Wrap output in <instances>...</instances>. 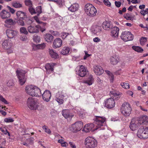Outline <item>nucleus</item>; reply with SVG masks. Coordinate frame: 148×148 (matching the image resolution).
Returning a JSON list of instances; mask_svg holds the SVG:
<instances>
[{"mask_svg": "<svg viewBox=\"0 0 148 148\" xmlns=\"http://www.w3.org/2000/svg\"><path fill=\"white\" fill-rule=\"evenodd\" d=\"M94 79L92 75H90L87 79L84 82V83L87 84L88 85H92Z\"/></svg>", "mask_w": 148, "mask_h": 148, "instance_id": "7c9ffc66", "label": "nucleus"}, {"mask_svg": "<svg viewBox=\"0 0 148 148\" xmlns=\"http://www.w3.org/2000/svg\"><path fill=\"white\" fill-rule=\"evenodd\" d=\"M24 18H17L16 21L17 23L20 25L21 26L24 25L25 23L23 20Z\"/></svg>", "mask_w": 148, "mask_h": 148, "instance_id": "a19ab883", "label": "nucleus"}, {"mask_svg": "<svg viewBox=\"0 0 148 148\" xmlns=\"http://www.w3.org/2000/svg\"><path fill=\"white\" fill-rule=\"evenodd\" d=\"M110 22L108 21H105L102 24V27L105 30H107L110 28Z\"/></svg>", "mask_w": 148, "mask_h": 148, "instance_id": "473e14b6", "label": "nucleus"}, {"mask_svg": "<svg viewBox=\"0 0 148 148\" xmlns=\"http://www.w3.org/2000/svg\"><path fill=\"white\" fill-rule=\"evenodd\" d=\"M25 90L27 94L33 97H39L42 95L40 89L34 85H28L26 86Z\"/></svg>", "mask_w": 148, "mask_h": 148, "instance_id": "f03ea898", "label": "nucleus"}, {"mask_svg": "<svg viewBox=\"0 0 148 148\" xmlns=\"http://www.w3.org/2000/svg\"><path fill=\"white\" fill-rule=\"evenodd\" d=\"M93 70L96 74L98 75H101L103 72L102 68L99 65L94 66Z\"/></svg>", "mask_w": 148, "mask_h": 148, "instance_id": "aec40b11", "label": "nucleus"}, {"mask_svg": "<svg viewBox=\"0 0 148 148\" xmlns=\"http://www.w3.org/2000/svg\"><path fill=\"white\" fill-rule=\"evenodd\" d=\"M75 109L76 110V112L79 114V115L80 116V117L83 118V117L85 115V114L84 113H82L81 112H80V110H81L80 108L78 107H76L75 108Z\"/></svg>", "mask_w": 148, "mask_h": 148, "instance_id": "79ce46f5", "label": "nucleus"}, {"mask_svg": "<svg viewBox=\"0 0 148 148\" xmlns=\"http://www.w3.org/2000/svg\"><path fill=\"white\" fill-rule=\"evenodd\" d=\"M5 21V26L7 27H10L12 25H15L16 23L15 21L11 18L6 19Z\"/></svg>", "mask_w": 148, "mask_h": 148, "instance_id": "393cba45", "label": "nucleus"}, {"mask_svg": "<svg viewBox=\"0 0 148 148\" xmlns=\"http://www.w3.org/2000/svg\"><path fill=\"white\" fill-rule=\"evenodd\" d=\"M124 17L127 20H131L132 18V16L129 14H127L124 15Z\"/></svg>", "mask_w": 148, "mask_h": 148, "instance_id": "5fc2aeb1", "label": "nucleus"}, {"mask_svg": "<svg viewBox=\"0 0 148 148\" xmlns=\"http://www.w3.org/2000/svg\"><path fill=\"white\" fill-rule=\"evenodd\" d=\"M34 19L39 24H43V25L44 26L45 25H46V23H43L42 22H40L39 21L38 16H35L34 17Z\"/></svg>", "mask_w": 148, "mask_h": 148, "instance_id": "6e6d98bb", "label": "nucleus"}, {"mask_svg": "<svg viewBox=\"0 0 148 148\" xmlns=\"http://www.w3.org/2000/svg\"><path fill=\"white\" fill-rule=\"evenodd\" d=\"M84 144L86 148H95L97 146V140L92 137H88L84 141Z\"/></svg>", "mask_w": 148, "mask_h": 148, "instance_id": "7ed1b4c3", "label": "nucleus"}, {"mask_svg": "<svg viewBox=\"0 0 148 148\" xmlns=\"http://www.w3.org/2000/svg\"><path fill=\"white\" fill-rule=\"evenodd\" d=\"M62 114L63 116L66 119L68 118H71L74 116V114L68 109L63 110L62 111Z\"/></svg>", "mask_w": 148, "mask_h": 148, "instance_id": "b1692460", "label": "nucleus"}, {"mask_svg": "<svg viewBox=\"0 0 148 148\" xmlns=\"http://www.w3.org/2000/svg\"><path fill=\"white\" fill-rule=\"evenodd\" d=\"M132 48L135 51L138 52L142 53L143 51L142 48L139 46H133L132 47Z\"/></svg>", "mask_w": 148, "mask_h": 148, "instance_id": "e433bc0d", "label": "nucleus"}, {"mask_svg": "<svg viewBox=\"0 0 148 148\" xmlns=\"http://www.w3.org/2000/svg\"><path fill=\"white\" fill-rule=\"evenodd\" d=\"M46 47V44L43 43L41 44H38V49H42L45 48Z\"/></svg>", "mask_w": 148, "mask_h": 148, "instance_id": "864d4df0", "label": "nucleus"}, {"mask_svg": "<svg viewBox=\"0 0 148 148\" xmlns=\"http://www.w3.org/2000/svg\"><path fill=\"white\" fill-rule=\"evenodd\" d=\"M49 53L50 56L53 58L55 59L59 58V56L57 53L55 52L53 49H49Z\"/></svg>", "mask_w": 148, "mask_h": 148, "instance_id": "c85d7f7f", "label": "nucleus"}, {"mask_svg": "<svg viewBox=\"0 0 148 148\" xmlns=\"http://www.w3.org/2000/svg\"><path fill=\"white\" fill-rule=\"evenodd\" d=\"M147 41L146 38L142 37L140 39V42L141 45H143Z\"/></svg>", "mask_w": 148, "mask_h": 148, "instance_id": "c03bdc74", "label": "nucleus"}, {"mask_svg": "<svg viewBox=\"0 0 148 148\" xmlns=\"http://www.w3.org/2000/svg\"><path fill=\"white\" fill-rule=\"evenodd\" d=\"M0 130L5 134L8 135V136H10V133L7 130L6 128L4 127H0Z\"/></svg>", "mask_w": 148, "mask_h": 148, "instance_id": "ea45409f", "label": "nucleus"}, {"mask_svg": "<svg viewBox=\"0 0 148 148\" xmlns=\"http://www.w3.org/2000/svg\"><path fill=\"white\" fill-rule=\"evenodd\" d=\"M119 134L124 137L127 136V132L125 129H123L119 131Z\"/></svg>", "mask_w": 148, "mask_h": 148, "instance_id": "37998d69", "label": "nucleus"}, {"mask_svg": "<svg viewBox=\"0 0 148 148\" xmlns=\"http://www.w3.org/2000/svg\"><path fill=\"white\" fill-rule=\"evenodd\" d=\"M84 11L88 15L91 17L95 16L97 12L95 8L92 5L89 3L85 5Z\"/></svg>", "mask_w": 148, "mask_h": 148, "instance_id": "20e7f679", "label": "nucleus"}, {"mask_svg": "<svg viewBox=\"0 0 148 148\" xmlns=\"http://www.w3.org/2000/svg\"><path fill=\"white\" fill-rule=\"evenodd\" d=\"M33 40L34 42L37 43L40 41V38L37 34H35L33 36Z\"/></svg>", "mask_w": 148, "mask_h": 148, "instance_id": "c9c22d12", "label": "nucleus"}, {"mask_svg": "<svg viewBox=\"0 0 148 148\" xmlns=\"http://www.w3.org/2000/svg\"><path fill=\"white\" fill-rule=\"evenodd\" d=\"M14 119L11 117H9L4 119V121L6 123H12L14 121Z\"/></svg>", "mask_w": 148, "mask_h": 148, "instance_id": "09e8293b", "label": "nucleus"}, {"mask_svg": "<svg viewBox=\"0 0 148 148\" xmlns=\"http://www.w3.org/2000/svg\"><path fill=\"white\" fill-rule=\"evenodd\" d=\"M41 26L39 25L36 26L30 25L27 27V29L30 33H37L39 32V29Z\"/></svg>", "mask_w": 148, "mask_h": 148, "instance_id": "4468645a", "label": "nucleus"}, {"mask_svg": "<svg viewBox=\"0 0 148 148\" xmlns=\"http://www.w3.org/2000/svg\"><path fill=\"white\" fill-rule=\"evenodd\" d=\"M133 35L128 31L123 32L121 36V38L125 41L132 40L133 39Z\"/></svg>", "mask_w": 148, "mask_h": 148, "instance_id": "f8f14e48", "label": "nucleus"}, {"mask_svg": "<svg viewBox=\"0 0 148 148\" xmlns=\"http://www.w3.org/2000/svg\"><path fill=\"white\" fill-rule=\"evenodd\" d=\"M29 10L30 13L32 15H33L36 13V10L32 6L29 7Z\"/></svg>", "mask_w": 148, "mask_h": 148, "instance_id": "3c124183", "label": "nucleus"}, {"mask_svg": "<svg viewBox=\"0 0 148 148\" xmlns=\"http://www.w3.org/2000/svg\"><path fill=\"white\" fill-rule=\"evenodd\" d=\"M27 103L28 107L31 110H36L38 106V103L32 97H29L28 99Z\"/></svg>", "mask_w": 148, "mask_h": 148, "instance_id": "9d476101", "label": "nucleus"}, {"mask_svg": "<svg viewBox=\"0 0 148 148\" xmlns=\"http://www.w3.org/2000/svg\"><path fill=\"white\" fill-rule=\"evenodd\" d=\"M106 73L109 75V78L110 79V81L111 82H112L114 79V76L112 73L110 72V71H106Z\"/></svg>", "mask_w": 148, "mask_h": 148, "instance_id": "de8ad7c7", "label": "nucleus"}, {"mask_svg": "<svg viewBox=\"0 0 148 148\" xmlns=\"http://www.w3.org/2000/svg\"><path fill=\"white\" fill-rule=\"evenodd\" d=\"M103 3L105 5L108 6H111V3L108 0H104Z\"/></svg>", "mask_w": 148, "mask_h": 148, "instance_id": "774afa93", "label": "nucleus"}, {"mask_svg": "<svg viewBox=\"0 0 148 148\" xmlns=\"http://www.w3.org/2000/svg\"><path fill=\"white\" fill-rule=\"evenodd\" d=\"M64 96L62 95H61L59 97H56V100L58 103L59 104H62L63 102V99Z\"/></svg>", "mask_w": 148, "mask_h": 148, "instance_id": "2f4dec72", "label": "nucleus"}, {"mask_svg": "<svg viewBox=\"0 0 148 148\" xmlns=\"http://www.w3.org/2000/svg\"><path fill=\"white\" fill-rule=\"evenodd\" d=\"M16 72L19 79V84L21 85H23L26 81V79L25 77V71L22 70L17 69Z\"/></svg>", "mask_w": 148, "mask_h": 148, "instance_id": "6e6552de", "label": "nucleus"}, {"mask_svg": "<svg viewBox=\"0 0 148 148\" xmlns=\"http://www.w3.org/2000/svg\"><path fill=\"white\" fill-rule=\"evenodd\" d=\"M119 28L116 27L113 28L111 32L110 35L114 38L117 39L118 36Z\"/></svg>", "mask_w": 148, "mask_h": 148, "instance_id": "412c9836", "label": "nucleus"}, {"mask_svg": "<svg viewBox=\"0 0 148 148\" xmlns=\"http://www.w3.org/2000/svg\"><path fill=\"white\" fill-rule=\"evenodd\" d=\"M105 101V106L108 108H112L115 105V102L114 99L112 98H109L106 101Z\"/></svg>", "mask_w": 148, "mask_h": 148, "instance_id": "2eb2a0df", "label": "nucleus"}, {"mask_svg": "<svg viewBox=\"0 0 148 148\" xmlns=\"http://www.w3.org/2000/svg\"><path fill=\"white\" fill-rule=\"evenodd\" d=\"M55 65V64L54 63H47L45 67L47 73L49 74L53 71V67Z\"/></svg>", "mask_w": 148, "mask_h": 148, "instance_id": "5701e85b", "label": "nucleus"}, {"mask_svg": "<svg viewBox=\"0 0 148 148\" xmlns=\"http://www.w3.org/2000/svg\"><path fill=\"white\" fill-rule=\"evenodd\" d=\"M20 32L21 33L23 34H27L28 32L26 28L22 27L20 28Z\"/></svg>", "mask_w": 148, "mask_h": 148, "instance_id": "a18cd8bd", "label": "nucleus"}, {"mask_svg": "<svg viewBox=\"0 0 148 148\" xmlns=\"http://www.w3.org/2000/svg\"><path fill=\"white\" fill-rule=\"evenodd\" d=\"M70 48L67 47H64L63 48L61 51V53L63 55L68 54L70 51Z\"/></svg>", "mask_w": 148, "mask_h": 148, "instance_id": "f704fd0d", "label": "nucleus"}, {"mask_svg": "<svg viewBox=\"0 0 148 148\" xmlns=\"http://www.w3.org/2000/svg\"><path fill=\"white\" fill-rule=\"evenodd\" d=\"M14 84V83L12 79H10L8 81V82L7 83V86L9 87H10L13 86Z\"/></svg>", "mask_w": 148, "mask_h": 148, "instance_id": "e2e57ef3", "label": "nucleus"}, {"mask_svg": "<svg viewBox=\"0 0 148 148\" xmlns=\"http://www.w3.org/2000/svg\"><path fill=\"white\" fill-rule=\"evenodd\" d=\"M42 95V99L44 101L46 102H48L50 101L51 97V94L50 91L46 90Z\"/></svg>", "mask_w": 148, "mask_h": 148, "instance_id": "dca6fc26", "label": "nucleus"}, {"mask_svg": "<svg viewBox=\"0 0 148 148\" xmlns=\"http://www.w3.org/2000/svg\"><path fill=\"white\" fill-rule=\"evenodd\" d=\"M17 18H25L26 16L25 13L21 11H17L16 13Z\"/></svg>", "mask_w": 148, "mask_h": 148, "instance_id": "72a5a7b5", "label": "nucleus"}, {"mask_svg": "<svg viewBox=\"0 0 148 148\" xmlns=\"http://www.w3.org/2000/svg\"><path fill=\"white\" fill-rule=\"evenodd\" d=\"M132 109L128 103L123 104L121 108V111L122 114L125 116H129L131 113Z\"/></svg>", "mask_w": 148, "mask_h": 148, "instance_id": "423d86ee", "label": "nucleus"}, {"mask_svg": "<svg viewBox=\"0 0 148 148\" xmlns=\"http://www.w3.org/2000/svg\"><path fill=\"white\" fill-rule=\"evenodd\" d=\"M95 128V127L93 124H88L84 125L82 131L86 132H88L92 130L93 131L96 130H94Z\"/></svg>", "mask_w": 148, "mask_h": 148, "instance_id": "a211bd4d", "label": "nucleus"}, {"mask_svg": "<svg viewBox=\"0 0 148 148\" xmlns=\"http://www.w3.org/2000/svg\"><path fill=\"white\" fill-rule=\"evenodd\" d=\"M25 3L26 5L29 7L32 6V3L30 0H26L25 1Z\"/></svg>", "mask_w": 148, "mask_h": 148, "instance_id": "bf43d9fd", "label": "nucleus"}, {"mask_svg": "<svg viewBox=\"0 0 148 148\" xmlns=\"http://www.w3.org/2000/svg\"><path fill=\"white\" fill-rule=\"evenodd\" d=\"M44 37L45 40L49 43H51L53 38V36L50 34H45Z\"/></svg>", "mask_w": 148, "mask_h": 148, "instance_id": "bb28decb", "label": "nucleus"}, {"mask_svg": "<svg viewBox=\"0 0 148 148\" xmlns=\"http://www.w3.org/2000/svg\"><path fill=\"white\" fill-rule=\"evenodd\" d=\"M140 12L141 14L144 16L146 14H148V8L141 10Z\"/></svg>", "mask_w": 148, "mask_h": 148, "instance_id": "13d9d810", "label": "nucleus"}, {"mask_svg": "<svg viewBox=\"0 0 148 148\" xmlns=\"http://www.w3.org/2000/svg\"><path fill=\"white\" fill-rule=\"evenodd\" d=\"M62 44V41L60 38H56L53 41V47L54 48L60 47Z\"/></svg>", "mask_w": 148, "mask_h": 148, "instance_id": "4be33fe9", "label": "nucleus"}, {"mask_svg": "<svg viewBox=\"0 0 148 148\" xmlns=\"http://www.w3.org/2000/svg\"><path fill=\"white\" fill-rule=\"evenodd\" d=\"M12 5L15 8H21L22 6V4L19 3L14 2L12 3Z\"/></svg>", "mask_w": 148, "mask_h": 148, "instance_id": "4c0bfd02", "label": "nucleus"}, {"mask_svg": "<svg viewBox=\"0 0 148 148\" xmlns=\"http://www.w3.org/2000/svg\"><path fill=\"white\" fill-rule=\"evenodd\" d=\"M7 8L9 10L10 12L12 14L14 13L16 11L15 10L9 6H7Z\"/></svg>", "mask_w": 148, "mask_h": 148, "instance_id": "052dcab7", "label": "nucleus"}, {"mask_svg": "<svg viewBox=\"0 0 148 148\" xmlns=\"http://www.w3.org/2000/svg\"><path fill=\"white\" fill-rule=\"evenodd\" d=\"M83 125V123L82 121H77L71 125L70 127V129L73 132H77L82 129Z\"/></svg>", "mask_w": 148, "mask_h": 148, "instance_id": "1a4fd4ad", "label": "nucleus"}, {"mask_svg": "<svg viewBox=\"0 0 148 148\" xmlns=\"http://www.w3.org/2000/svg\"><path fill=\"white\" fill-rule=\"evenodd\" d=\"M119 60L118 56L116 55H114L111 57L110 62L111 64L115 65L117 64Z\"/></svg>", "mask_w": 148, "mask_h": 148, "instance_id": "a878e982", "label": "nucleus"}, {"mask_svg": "<svg viewBox=\"0 0 148 148\" xmlns=\"http://www.w3.org/2000/svg\"><path fill=\"white\" fill-rule=\"evenodd\" d=\"M11 14L9 12L5 10H3L0 12V16L3 19H6L10 18Z\"/></svg>", "mask_w": 148, "mask_h": 148, "instance_id": "f3484780", "label": "nucleus"}, {"mask_svg": "<svg viewBox=\"0 0 148 148\" xmlns=\"http://www.w3.org/2000/svg\"><path fill=\"white\" fill-rule=\"evenodd\" d=\"M36 12L37 14V15L39 16L42 12V8L41 6H38L36 8Z\"/></svg>", "mask_w": 148, "mask_h": 148, "instance_id": "8fccbe9b", "label": "nucleus"}, {"mask_svg": "<svg viewBox=\"0 0 148 148\" xmlns=\"http://www.w3.org/2000/svg\"><path fill=\"white\" fill-rule=\"evenodd\" d=\"M101 30V27L98 26L93 27L91 29V32L95 34L100 32Z\"/></svg>", "mask_w": 148, "mask_h": 148, "instance_id": "c756f323", "label": "nucleus"}, {"mask_svg": "<svg viewBox=\"0 0 148 148\" xmlns=\"http://www.w3.org/2000/svg\"><path fill=\"white\" fill-rule=\"evenodd\" d=\"M0 101L3 102L5 104H8V103L6 99L3 97L0 94Z\"/></svg>", "mask_w": 148, "mask_h": 148, "instance_id": "4d7b16f0", "label": "nucleus"}, {"mask_svg": "<svg viewBox=\"0 0 148 148\" xmlns=\"http://www.w3.org/2000/svg\"><path fill=\"white\" fill-rule=\"evenodd\" d=\"M50 32L55 36H58L60 35L59 33L56 31H51Z\"/></svg>", "mask_w": 148, "mask_h": 148, "instance_id": "680f3d73", "label": "nucleus"}, {"mask_svg": "<svg viewBox=\"0 0 148 148\" xmlns=\"http://www.w3.org/2000/svg\"><path fill=\"white\" fill-rule=\"evenodd\" d=\"M68 35H69V34L68 33L66 32H63L61 34V37L62 39H64Z\"/></svg>", "mask_w": 148, "mask_h": 148, "instance_id": "338daca9", "label": "nucleus"}, {"mask_svg": "<svg viewBox=\"0 0 148 148\" xmlns=\"http://www.w3.org/2000/svg\"><path fill=\"white\" fill-rule=\"evenodd\" d=\"M76 70V74L81 77L84 76L86 74V69L82 65L77 66Z\"/></svg>", "mask_w": 148, "mask_h": 148, "instance_id": "ddd939ff", "label": "nucleus"}, {"mask_svg": "<svg viewBox=\"0 0 148 148\" xmlns=\"http://www.w3.org/2000/svg\"><path fill=\"white\" fill-rule=\"evenodd\" d=\"M84 52L85 55L83 59L84 60H85L86 59V58H87L89 56H90L91 55L88 54V52L86 51H84Z\"/></svg>", "mask_w": 148, "mask_h": 148, "instance_id": "69168bd1", "label": "nucleus"}, {"mask_svg": "<svg viewBox=\"0 0 148 148\" xmlns=\"http://www.w3.org/2000/svg\"><path fill=\"white\" fill-rule=\"evenodd\" d=\"M32 49L34 51H36L38 50V44L36 45L33 44L32 45Z\"/></svg>", "mask_w": 148, "mask_h": 148, "instance_id": "0e129e2a", "label": "nucleus"}, {"mask_svg": "<svg viewBox=\"0 0 148 148\" xmlns=\"http://www.w3.org/2000/svg\"><path fill=\"white\" fill-rule=\"evenodd\" d=\"M121 85L123 88L125 89H128L130 88L129 85L127 83H121Z\"/></svg>", "mask_w": 148, "mask_h": 148, "instance_id": "49530a36", "label": "nucleus"}, {"mask_svg": "<svg viewBox=\"0 0 148 148\" xmlns=\"http://www.w3.org/2000/svg\"><path fill=\"white\" fill-rule=\"evenodd\" d=\"M148 121V117L146 115L143 116L137 119H132L130 123V128L132 131H134L142 124H146Z\"/></svg>", "mask_w": 148, "mask_h": 148, "instance_id": "f257e3e1", "label": "nucleus"}, {"mask_svg": "<svg viewBox=\"0 0 148 148\" xmlns=\"http://www.w3.org/2000/svg\"><path fill=\"white\" fill-rule=\"evenodd\" d=\"M79 5L77 3H73L68 8L69 10L72 12H74L77 11L79 9Z\"/></svg>", "mask_w": 148, "mask_h": 148, "instance_id": "cd10ccee", "label": "nucleus"}, {"mask_svg": "<svg viewBox=\"0 0 148 148\" xmlns=\"http://www.w3.org/2000/svg\"><path fill=\"white\" fill-rule=\"evenodd\" d=\"M12 43L11 40L9 39H6L3 41L2 46L5 49L7 50L8 53L13 52V50L12 49Z\"/></svg>", "mask_w": 148, "mask_h": 148, "instance_id": "0eeeda50", "label": "nucleus"}, {"mask_svg": "<svg viewBox=\"0 0 148 148\" xmlns=\"http://www.w3.org/2000/svg\"><path fill=\"white\" fill-rule=\"evenodd\" d=\"M42 128L45 130V132L49 134H51V131L47 127L44 125L42 126Z\"/></svg>", "mask_w": 148, "mask_h": 148, "instance_id": "603ef678", "label": "nucleus"}, {"mask_svg": "<svg viewBox=\"0 0 148 148\" xmlns=\"http://www.w3.org/2000/svg\"><path fill=\"white\" fill-rule=\"evenodd\" d=\"M110 95H112L114 97V98L115 99H116V98H119V94L116 93V91H111L110 92Z\"/></svg>", "mask_w": 148, "mask_h": 148, "instance_id": "58836bf2", "label": "nucleus"}, {"mask_svg": "<svg viewBox=\"0 0 148 148\" xmlns=\"http://www.w3.org/2000/svg\"><path fill=\"white\" fill-rule=\"evenodd\" d=\"M6 32L8 37L10 38H14L17 35L18 33L17 31L10 29H7Z\"/></svg>", "mask_w": 148, "mask_h": 148, "instance_id": "6ab92c4d", "label": "nucleus"}, {"mask_svg": "<svg viewBox=\"0 0 148 148\" xmlns=\"http://www.w3.org/2000/svg\"><path fill=\"white\" fill-rule=\"evenodd\" d=\"M138 137L140 138L146 139L148 138V128H140L137 133Z\"/></svg>", "mask_w": 148, "mask_h": 148, "instance_id": "9b49d317", "label": "nucleus"}, {"mask_svg": "<svg viewBox=\"0 0 148 148\" xmlns=\"http://www.w3.org/2000/svg\"><path fill=\"white\" fill-rule=\"evenodd\" d=\"M106 120L104 117L96 116L94 118V125L95 127L94 130L99 129L101 126L104 125Z\"/></svg>", "mask_w": 148, "mask_h": 148, "instance_id": "39448f33", "label": "nucleus"}]
</instances>
